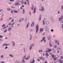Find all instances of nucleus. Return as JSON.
Instances as JSON below:
<instances>
[{"instance_id": "obj_1", "label": "nucleus", "mask_w": 63, "mask_h": 63, "mask_svg": "<svg viewBox=\"0 0 63 63\" xmlns=\"http://www.w3.org/2000/svg\"><path fill=\"white\" fill-rule=\"evenodd\" d=\"M51 49H48V48H47L46 51V53H48V52H49L51 51Z\"/></svg>"}, {"instance_id": "obj_2", "label": "nucleus", "mask_w": 63, "mask_h": 63, "mask_svg": "<svg viewBox=\"0 0 63 63\" xmlns=\"http://www.w3.org/2000/svg\"><path fill=\"white\" fill-rule=\"evenodd\" d=\"M36 33H38V29H39V27H38V25H37L36 28Z\"/></svg>"}, {"instance_id": "obj_3", "label": "nucleus", "mask_w": 63, "mask_h": 63, "mask_svg": "<svg viewBox=\"0 0 63 63\" xmlns=\"http://www.w3.org/2000/svg\"><path fill=\"white\" fill-rule=\"evenodd\" d=\"M63 16H61L60 18H59V20L60 21H61V20H62V19H63Z\"/></svg>"}, {"instance_id": "obj_4", "label": "nucleus", "mask_w": 63, "mask_h": 63, "mask_svg": "<svg viewBox=\"0 0 63 63\" xmlns=\"http://www.w3.org/2000/svg\"><path fill=\"white\" fill-rule=\"evenodd\" d=\"M41 8V9H39L40 11H41L42 12H43L44 11V7L43 6H42Z\"/></svg>"}, {"instance_id": "obj_5", "label": "nucleus", "mask_w": 63, "mask_h": 63, "mask_svg": "<svg viewBox=\"0 0 63 63\" xmlns=\"http://www.w3.org/2000/svg\"><path fill=\"white\" fill-rule=\"evenodd\" d=\"M12 45L13 47H15L16 45V44L14 41H13L12 42Z\"/></svg>"}, {"instance_id": "obj_6", "label": "nucleus", "mask_w": 63, "mask_h": 63, "mask_svg": "<svg viewBox=\"0 0 63 63\" xmlns=\"http://www.w3.org/2000/svg\"><path fill=\"white\" fill-rule=\"evenodd\" d=\"M51 37L50 35H49L48 36V39L49 40H51Z\"/></svg>"}, {"instance_id": "obj_7", "label": "nucleus", "mask_w": 63, "mask_h": 63, "mask_svg": "<svg viewBox=\"0 0 63 63\" xmlns=\"http://www.w3.org/2000/svg\"><path fill=\"white\" fill-rule=\"evenodd\" d=\"M45 38L46 37H43V39H42L41 40L40 42H43L44 41V40H45V39H46Z\"/></svg>"}, {"instance_id": "obj_8", "label": "nucleus", "mask_w": 63, "mask_h": 63, "mask_svg": "<svg viewBox=\"0 0 63 63\" xmlns=\"http://www.w3.org/2000/svg\"><path fill=\"white\" fill-rule=\"evenodd\" d=\"M50 19L51 21L53 23L54 22V20H53V17H50Z\"/></svg>"}, {"instance_id": "obj_9", "label": "nucleus", "mask_w": 63, "mask_h": 63, "mask_svg": "<svg viewBox=\"0 0 63 63\" xmlns=\"http://www.w3.org/2000/svg\"><path fill=\"white\" fill-rule=\"evenodd\" d=\"M34 25V22H33L32 23V24L31 25V26H32V27H33Z\"/></svg>"}, {"instance_id": "obj_10", "label": "nucleus", "mask_w": 63, "mask_h": 63, "mask_svg": "<svg viewBox=\"0 0 63 63\" xmlns=\"http://www.w3.org/2000/svg\"><path fill=\"white\" fill-rule=\"evenodd\" d=\"M45 29L46 30H49V29L48 28L47 26H46L45 27Z\"/></svg>"}, {"instance_id": "obj_11", "label": "nucleus", "mask_w": 63, "mask_h": 63, "mask_svg": "<svg viewBox=\"0 0 63 63\" xmlns=\"http://www.w3.org/2000/svg\"><path fill=\"white\" fill-rule=\"evenodd\" d=\"M46 23L47 25H48L49 23V22H48V21H46Z\"/></svg>"}, {"instance_id": "obj_12", "label": "nucleus", "mask_w": 63, "mask_h": 63, "mask_svg": "<svg viewBox=\"0 0 63 63\" xmlns=\"http://www.w3.org/2000/svg\"><path fill=\"white\" fill-rule=\"evenodd\" d=\"M29 25V23H28L27 25V26L26 28V29H27L28 27V26Z\"/></svg>"}, {"instance_id": "obj_13", "label": "nucleus", "mask_w": 63, "mask_h": 63, "mask_svg": "<svg viewBox=\"0 0 63 63\" xmlns=\"http://www.w3.org/2000/svg\"><path fill=\"white\" fill-rule=\"evenodd\" d=\"M36 7H35V8L34 9V11L33 12V13H34V14H35V13H36Z\"/></svg>"}, {"instance_id": "obj_14", "label": "nucleus", "mask_w": 63, "mask_h": 63, "mask_svg": "<svg viewBox=\"0 0 63 63\" xmlns=\"http://www.w3.org/2000/svg\"><path fill=\"white\" fill-rule=\"evenodd\" d=\"M41 15H40V16L39 20V21H41Z\"/></svg>"}, {"instance_id": "obj_15", "label": "nucleus", "mask_w": 63, "mask_h": 63, "mask_svg": "<svg viewBox=\"0 0 63 63\" xmlns=\"http://www.w3.org/2000/svg\"><path fill=\"white\" fill-rule=\"evenodd\" d=\"M3 12V11L2 10H0V15H1L2 14V12Z\"/></svg>"}, {"instance_id": "obj_16", "label": "nucleus", "mask_w": 63, "mask_h": 63, "mask_svg": "<svg viewBox=\"0 0 63 63\" xmlns=\"http://www.w3.org/2000/svg\"><path fill=\"white\" fill-rule=\"evenodd\" d=\"M46 30V34H48L49 32V30Z\"/></svg>"}, {"instance_id": "obj_17", "label": "nucleus", "mask_w": 63, "mask_h": 63, "mask_svg": "<svg viewBox=\"0 0 63 63\" xmlns=\"http://www.w3.org/2000/svg\"><path fill=\"white\" fill-rule=\"evenodd\" d=\"M43 25H44L45 24V21L44 20H43Z\"/></svg>"}, {"instance_id": "obj_18", "label": "nucleus", "mask_w": 63, "mask_h": 63, "mask_svg": "<svg viewBox=\"0 0 63 63\" xmlns=\"http://www.w3.org/2000/svg\"><path fill=\"white\" fill-rule=\"evenodd\" d=\"M27 18H26L24 22H27Z\"/></svg>"}, {"instance_id": "obj_19", "label": "nucleus", "mask_w": 63, "mask_h": 63, "mask_svg": "<svg viewBox=\"0 0 63 63\" xmlns=\"http://www.w3.org/2000/svg\"><path fill=\"white\" fill-rule=\"evenodd\" d=\"M13 11L14 12V13H18V12L16 11V10H14Z\"/></svg>"}, {"instance_id": "obj_20", "label": "nucleus", "mask_w": 63, "mask_h": 63, "mask_svg": "<svg viewBox=\"0 0 63 63\" xmlns=\"http://www.w3.org/2000/svg\"><path fill=\"white\" fill-rule=\"evenodd\" d=\"M30 40H31L32 38V36L31 35H30Z\"/></svg>"}, {"instance_id": "obj_21", "label": "nucleus", "mask_w": 63, "mask_h": 63, "mask_svg": "<svg viewBox=\"0 0 63 63\" xmlns=\"http://www.w3.org/2000/svg\"><path fill=\"white\" fill-rule=\"evenodd\" d=\"M26 1L27 2L28 1V5H29V0H26Z\"/></svg>"}, {"instance_id": "obj_22", "label": "nucleus", "mask_w": 63, "mask_h": 63, "mask_svg": "<svg viewBox=\"0 0 63 63\" xmlns=\"http://www.w3.org/2000/svg\"><path fill=\"white\" fill-rule=\"evenodd\" d=\"M26 55H25L24 56V57L23 58V59H24L25 58H26Z\"/></svg>"}, {"instance_id": "obj_23", "label": "nucleus", "mask_w": 63, "mask_h": 63, "mask_svg": "<svg viewBox=\"0 0 63 63\" xmlns=\"http://www.w3.org/2000/svg\"><path fill=\"white\" fill-rule=\"evenodd\" d=\"M34 46V44H32L30 46L31 47H33V46Z\"/></svg>"}, {"instance_id": "obj_24", "label": "nucleus", "mask_w": 63, "mask_h": 63, "mask_svg": "<svg viewBox=\"0 0 63 63\" xmlns=\"http://www.w3.org/2000/svg\"><path fill=\"white\" fill-rule=\"evenodd\" d=\"M34 5H32V10H34Z\"/></svg>"}, {"instance_id": "obj_25", "label": "nucleus", "mask_w": 63, "mask_h": 63, "mask_svg": "<svg viewBox=\"0 0 63 63\" xmlns=\"http://www.w3.org/2000/svg\"><path fill=\"white\" fill-rule=\"evenodd\" d=\"M30 50H31L32 49V47L30 46L29 47Z\"/></svg>"}, {"instance_id": "obj_26", "label": "nucleus", "mask_w": 63, "mask_h": 63, "mask_svg": "<svg viewBox=\"0 0 63 63\" xmlns=\"http://www.w3.org/2000/svg\"><path fill=\"white\" fill-rule=\"evenodd\" d=\"M9 56H11V57H14V56L13 55H12L11 54H10L9 55Z\"/></svg>"}, {"instance_id": "obj_27", "label": "nucleus", "mask_w": 63, "mask_h": 63, "mask_svg": "<svg viewBox=\"0 0 63 63\" xmlns=\"http://www.w3.org/2000/svg\"><path fill=\"white\" fill-rule=\"evenodd\" d=\"M29 14L30 16H31L32 15V14H31V12H29Z\"/></svg>"}, {"instance_id": "obj_28", "label": "nucleus", "mask_w": 63, "mask_h": 63, "mask_svg": "<svg viewBox=\"0 0 63 63\" xmlns=\"http://www.w3.org/2000/svg\"><path fill=\"white\" fill-rule=\"evenodd\" d=\"M11 29H12V28H9L8 29V31H11Z\"/></svg>"}, {"instance_id": "obj_29", "label": "nucleus", "mask_w": 63, "mask_h": 63, "mask_svg": "<svg viewBox=\"0 0 63 63\" xmlns=\"http://www.w3.org/2000/svg\"><path fill=\"white\" fill-rule=\"evenodd\" d=\"M39 59H40L41 60H43V57H40L39 58Z\"/></svg>"}, {"instance_id": "obj_30", "label": "nucleus", "mask_w": 63, "mask_h": 63, "mask_svg": "<svg viewBox=\"0 0 63 63\" xmlns=\"http://www.w3.org/2000/svg\"><path fill=\"white\" fill-rule=\"evenodd\" d=\"M15 24V23H13L12 24H11V26L12 27H14V26H13V25Z\"/></svg>"}, {"instance_id": "obj_31", "label": "nucleus", "mask_w": 63, "mask_h": 63, "mask_svg": "<svg viewBox=\"0 0 63 63\" xmlns=\"http://www.w3.org/2000/svg\"><path fill=\"white\" fill-rule=\"evenodd\" d=\"M6 27V25L4 24L2 26V27Z\"/></svg>"}, {"instance_id": "obj_32", "label": "nucleus", "mask_w": 63, "mask_h": 63, "mask_svg": "<svg viewBox=\"0 0 63 63\" xmlns=\"http://www.w3.org/2000/svg\"><path fill=\"white\" fill-rule=\"evenodd\" d=\"M21 21H23V20H24V19L23 18H21Z\"/></svg>"}, {"instance_id": "obj_33", "label": "nucleus", "mask_w": 63, "mask_h": 63, "mask_svg": "<svg viewBox=\"0 0 63 63\" xmlns=\"http://www.w3.org/2000/svg\"><path fill=\"white\" fill-rule=\"evenodd\" d=\"M7 29H6L4 31V32H7Z\"/></svg>"}, {"instance_id": "obj_34", "label": "nucleus", "mask_w": 63, "mask_h": 63, "mask_svg": "<svg viewBox=\"0 0 63 63\" xmlns=\"http://www.w3.org/2000/svg\"><path fill=\"white\" fill-rule=\"evenodd\" d=\"M55 56L54 55H52V57L53 58H54V57H55Z\"/></svg>"}, {"instance_id": "obj_35", "label": "nucleus", "mask_w": 63, "mask_h": 63, "mask_svg": "<svg viewBox=\"0 0 63 63\" xmlns=\"http://www.w3.org/2000/svg\"><path fill=\"white\" fill-rule=\"evenodd\" d=\"M43 28H41L40 29V31H43Z\"/></svg>"}, {"instance_id": "obj_36", "label": "nucleus", "mask_w": 63, "mask_h": 63, "mask_svg": "<svg viewBox=\"0 0 63 63\" xmlns=\"http://www.w3.org/2000/svg\"><path fill=\"white\" fill-rule=\"evenodd\" d=\"M22 62L23 63H24L25 62V60H24V59H23V60L22 61Z\"/></svg>"}, {"instance_id": "obj_37", "label": "nucleus", "mask_w": 63, "mask_h": 63, "mask_svg": "<svg viewBox=\"0 0 63 63\" xmlns=\"http://www.w3.org/2000/svg\"><path fill=\"white\" fill-rule=\"evenodd\" d=\"M23 14H24V13H25V10H24V9H23Z\"/></svg>"}, {"instance_id": "obj_38", "label": "nucleus", "mask_w": 63, "mask_h": 63, "mask_svg": "<svg viewBox=\"0 0 63 63\" xmlns=\"http://www.w3.org/2000/svg\"><path fill=\"white\" fill-rule=\"evenodd\" d=\"M18 4V2H17L15 4V5H17Z\"/></svg>"}, {"instance_id": "obj_39", "label": "nucleus", "mask_w": 63, "mask_h": 63, "mask_svg": "<svg viewBox=\"0 0 63 63\" xmlns=\"http://www.w3.org/2000/svg\"><path fill=\"white\" fill-rule=\"evenodd\" d=\"M55 43H58V41H57L56 40H55Z\"/></svg>"}, {"instance_id": "obj_40", "label": "nucleus", "mask_w": 63, "mask_h": 63, "mask_svg": "<svg viewBox=\"0 0 63 63\" xmlns=\"http://www.w3.org/2000/svg\"><path fill=\"white\" fill-rule=\"evenodd\" d=\"M61 59H59L58 60L59 62H61Z\"/></svg>"}, {"instance_id": "obj_41", "label": "nucleus", "mask_w": 63, "mask_h": 63, "mask_svg": "<svg viewBox=\"0 0 63 63\" xmlns=\"http://www.w3.org/2000/svg\"><path fill=\"white\" fill-rule=\"evenodd\" d=\"M29 59V58H28V57L26 58L25 59H26V60H28V59Z\"/></svg>"}, {"instance_id": "obj_42", "label": "nucleus", "mask_w": 63, "mask_h": 63, "mask_svg": "<svg viewBox=\"0 0 63 63\" xmlns=\"http://www.w3.org/2000/svg\"><path fill=\"white\" fill-rule=\"evenodd\" d=\"M1 58H3V55H1Z\"/></svg>"}, {"instance_id": "obj_43", "label": "nucleus", "mask_w": 63, "mask_h": 63, "mask_svg": "<svg viewBox=\"0 0 63 63\" xmlns=\"http://www.w3.org/2000/svg\"><path fill=\"white\" fill-rule=\"evenodd\" d=\"M46 55H47V56H48V55H49L48 54H47V53H46Z\"/></svg>"}, {"instance_id": "obj_44", "label": "nucleus", "mask_w": 63, "mask_h": 63, "mask_svg": "<svg viewBox=\"0 0 63 63\" xmlns=\"http://www.w3.org/2000/svg\"><path fill=\"white\" fill-rule=\"evenodd\" d=\"M12 19V17H10L9 18V20H10V19Z\"/></svg>"}, {"instance_id": "obj_45", "label": "nucleus", "mask_w": 63, "mask_h": 63, "mask_svg": "<svg viewBox=\"0 0 63 63\" xmlns=\"http://www.w3.org/2000/svg\"><path fill=\"white\" fill-rule=\"evenodd\" d=\"M21 3L22 4H23L24 3H23V1L22 0L21 1Z\"/></svg>"}, {"instance_id": "obj_46", "label": "nucleus", "mask_w": 63, "mask_h": 63, "mask_svg": "<svg viewBox=\"0 0 63 63\" xmlns=\"http://www.w3.org/2000/svg\"><path fill=\"white\" fill-rule=\"evenodd\" d=\"M7 10H8V11H10V9L9 8H8L7 9Z\"/></svg>"}, {"instance_id": "obj_47", "label": "nucleus", "mask_w": 63, "mask_h": 63, "mask_svg": "<svg viewBox=\"0 0 63 63\" xmlns=\"http://www.w3.org/2000/svg\"><path fill=\"white\" fill-rule=\"evenodd\" d=\"M24 3L25 5H27V4L26 3V1Z\"/></svg>"}, {"instance_id": "obj_48", "label": "nucleus", "mask_w": 63, "mask_h": 63, "mask_svg": "<svg viewBox=\"0 0 63 63\" xmlns=\"http://www.w3.org/2000/svg\"><path fill=\"white\" fill-rule=\"evenodd\" d=\"M27 57L29 59L30 58V55H29V56H28Z\"/></svg>"}, {"instance_id": "obj_49", "label": "nucleus", "mask_w": 63, "mask_h": 63, "mask_svg": "<svg viewBox=\"0 0 63 63\" xmlns=\"http://www.w3.org/2000/svg\"><path fill=\"white\" fill-rule=\"evenodd\" d=\"M6 44H3V45H2V46H6Z\"/></svg>"}, {"instance_id": "obj_50", "label": "nucleus", "mask_w": 63, "mask_h": 63, "mask_svg": "<svg viewBox=\"0 0 63 63\" xmlns=\"http://www.w3.org/2000/svg\"><path fill=\"white\" fill-rule=\"evenodd\" d=\"M3 37V36H2L1 35H0V38H2V37Z\"/></svg>"}, {"instance_id": "obj_51", "label": "nucleus", "mask_w": 63, "mask_h": 63, "mask_svg": "<svg viewBox=\"0 0 63 63\" xmlns=\"http://www.w3.org/2000/svg\"><path fill=\"white\" fill-rule=\"evenodd\" d=\"M8 47H6L5 48V49H7V48H8Z\"/></svg>"}, {"instance_id": "obj_52", "label": "nucleus", "mask_w": 63, "mask_h": 63, "mask_svg": "<svg viewBox=\"0 0 63 63\" xmlns=\"http://www.w3.org/2000/svg\"><path fill=\"white\" fill-rule=\"evenodd\" d=\"M42 59L43 60V61H44V60H45V58H43Z\"/></svg>"}, {"instance_id": "obj_53", "label": "nucleus", "mask_w": 63, "mask_h": 63, "mask_svg": "<svg viewBox=\"0 0 63 63\" xmlns=\"http://www.w3.org/2000/svg\"><path fill=\"white\" fill-rule=\"evenodd\" d=\"M51 32H53V29H51Z\"/></svg>"}, {"instance_id": "obj_54", "label": "nucleus", "mask_w": 63, "mask_h": 63, "mask_svg": "<svg viewBox=\"0 0 63 63\" xmlns=\"http://www.w3.org/2000/svg\"><path fill=\"white\" fill-rule=\"evenodd\" d=\"M54 60H56V58H54Z\"/></svg>"}, {"instance_id": "obj_55", "label": "nucleus", "mask_w": 63, "mask_h": 63, "mask_svg": "<svg viewBox=\"0 0 63 63\" xmlns=\"http://www.w3.org/2000/svg\"><path fill=\"white\" fill-rule=\"evenodd\" d=\"M58 13V14H60V11H59Z\"/></svg>"}, {"instance_id": "obj_56", "label": "nucleus", "mask_w": 63, "mask_h": 63, "mask_svg": "<svg viewBox=\"0 0 63 63\" xmlns=\"http://www.w3.org/2000/svg\"><path fill=\"white\" fill-rule=\"evenodd\" d=\"M14 0H10V1L12 2V1H14Z\"/></svg>"}, {"instance_id": "obj_57", "label": "nucleus", "mask_w": 63, "mask_h": 63, "mask_svg": "<svg viewBox=\"0 0 63 63\" xmlns=\"http://www.w3.org/2000/svg\"><path fill=\"white\" fill-rule=\"evenodd\" d=\"M17 63H20V62L18 61L17 62Z\"/></svg>"}, {"instance_id": "obj_58", "label": "nucleus", "mask_w": 63, "mask_h": 63, "mask_svg": "<svg viewBox=\"0 0 63 63\" xmlns=\"http://www.w3.org/2000/svg\"><path fill=\"white\" fill-rule=\"evenodd\" d=\"M62 9L63 10V5L61 7Z\"/></svg>"}, {"instance_id": "obj_59", "label": "nucleus", "mask_w": 63, "mask_h": 63, "mask_svg": "<svg viewBox=\"0 0 63 63\" xmlns=\"http://www.w3.org/2000/svg\"><path fill=\"white\" fill-rule=\"evenodd\" d=\"M45 32H44L43 34V35H45Z\"/></svg>"}, {"instance_id": "obj_60", "label": "nucleus", "mask_w": 63, "mask_h": 63, "mask_svg": "<svg viewBox=\"0 0 63 63\" xmlns=\"http://www.w3.org/2000/svg\"><path fill=\"white\" fill-rule=\"evenodd\" d=\"M19 21L20 22H21V19L19 20Z\"/></svg>"}, {"instance_id": "obj_61", "label": "nucleus", "mask_w": 63, "mask_h": 63, "mask_svg": "<svg viewBox=\"0 0 63 63\" xmlns=\"http://www.w3.org/2000/svg\"><path fill=\"white\" fill-rule=\"evenodd\" d=\"M11 13L13 14V11H11Z\"/></svg>"}, {"instance_id": "obj_62", "label": "nucleus", "mask_w": 63, "mask_h": 63, "mask_svg": "<svg viewBox=\"0 0 63 63\" xmlns=\"http://www.w3.org/2000/svg\"><path fill=\"white\" fill-rule=\"evenodd\" d=\"M37 61H40V59H37Z\"/></svg>"}, {"instance_id": "obj_63", "label": "nucleus", "mask_w": 63, "mask_h": 63, "mask_svg": "<svg viewBox=\"0 0 63 63\" xmlns=\"http://www.w3.org/2000/svg\"><path fill=\"white\" fill-rule=\"evenodd\" d=\"M51 40H50L49 41V43L50 44H51Z\"/></svg>"}, {"instance_id": "obj_64", "label": "nucleus", "mask_w": 63, "mask_h": 63, "mask_svg": "<svg viewBox=\"0 0 63 63\" xmlns=\"http://www.w3.org/2000/svg\"><path fill=\"white\" fill-rule=\"evenodd\" d=\"M14 21V19H13L12 20V22H13V21Z\"/></svg>"}]
</instances>
